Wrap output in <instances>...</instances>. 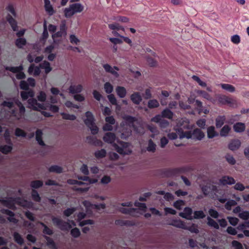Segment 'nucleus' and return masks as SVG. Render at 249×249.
Instances as JSON below:
<instances>
[{
  "instance_id": "1",
  "label": "nucleus",
  "mask_w": 249,
  "mask_h": 249,
  "mask_svg": "<svg viewBox=\"0 0 249 249\" xmlns=\"http://www.w3.org/2000/svg\"><path fill=\"white\" fill-rule=\"evenodd\" d=\"M43 185V181L41 180H33L30 183V187L32 188L31 191V196L32 199L36 202H40L41 199L38 192L36 190L42 187Z\"/></svg>"
},
{
  "instance_id": "2",
  "label": "nucleus",
  "mask_w": 249,
  "mask_h": 249,
  "mask_svg": "<svg viewBox=\"0 0 249 249\" xmlns=\"http://www.w3.org/2000/svg\"><path fill=\"white\" fill-rule=\"evenodd\" d=\"M186 171V169L184 167L175 168H165L161 170V175L163 177H173L180 174L185 173Z\"/></svg>"
},
{
  "instance_id": "3",
  "label": "nucleus",
  "mask_w": 249,
  "mask_h": 249,
  "mask_svg": "<svg viewBox=\"0 0 249 249\" xmlns=\"http://www.w3.org/2000/svg\"><path fill=\"white\" fill-rule=\"evenodd\" d=\"M184 122V125L181 124V126H182V127H180L178 129L177 132L178 135H179V137L181 139L184 138H186L188 139H192L193 131H184L183 130V129H190L191 128L189 122L187 121H185Z\"/></svg>"
},
{
  "instance_id": "4",
  "label": "nucleus",
  "mask_w": 249,
  "mask_h": 249,
  "mask_svg": "<svg viewBox=\"0 0 249 249\" xmlns=\"http://www.w3.org/2000/svg\"><path fill=\"white\" fill-rule=\"evenodd\" d=\"M6 71H10L13 73H16V78L18 80L24 79L26 78V75L24 72L23 66L22 65L17 67L6 66L5 68Z\"/></svg>"
},
{
  "instance_id": "5",
  "label": "nucleus",
  "mask_w": 249,
  "mask_h": 249,
  "mask_svg": "<svg viewBox=\"0 0 249 249\" xmlns=\"http://www.w3.org/2000/svg\"><path fill=\"white\" fill-rule=\"evenodd\" d=\"M52 221L54 225L63 231H68L72 227L69 223L56 217H53Z\"/></svg>"
},
{
  "instance_id": "6",
  "label": "nucleus",
  "mask_w": 249,
  "mask_h": 249,
  "mask_svg": "<svg viewBox=\"0 0 249 249\" xmlns=\"http://www.w3.org/2000/svg\"><path fill=\"white\" fill-rule=\"evenodd\" d=\"M87 118L84 120L85 124L89 128L91 134L93 135V115L90 111L86 112Z\"/></svg>"
},
{
  "instance_id": "7",
  "label": "nucleus",
  "mask_w": 249,
  "mask_h": 249,
  "mask_svg": "<svg viewBox=\"0 0 249 249\" xmlns=\"http://www.w3.org/2000/svg\"><path fill=\"white\" fill-rule=\"evenodd\" d=\"M116 139V136L115 133L112 132H107L105 134L103 140V141L108 143H114Z\"/></svg>"
},
{
  "instance_id": "8",
  "label": "nucleus",
  "mask_w": 249,
  "mask_h": 249,
  "mask_svg": "<svg viewBox=\"0 0 249 249\" xmlns=\"http://www.w3.org/2000/svg\"><path fill=\"white\" fill-rule=\"evenodd\" d=\"M204 137L205 134L200 129L196 128L193 130V140L201 141L204 138Z\"/></svg>"
},
{
  "instance_id": "9",
  "label": "nucleus",
  "mask_w": 249,
  "mask_h": 249,
  "mask_svg": "<svg viewBox=\"0 0 249 249\" xmlns=\"http://www.w3.org/2000/svg\"><path fill=\"white\" fill-rule=\"evenodd\" d=\"M220 184L223 185H232L235 183V179L231 177L224 176L219 180Z\"/></svg>"
},
{
  "instance_id": "10",
  "label": "nucleus",
  "mask_w": 249,
  "mask_h": 249,
  "mask_svg": "<svg viewBox=\"0 0 249 249\" xmlns=\"http://www.w3.org/2000/svg\"><path fill=\"white\" fill-rule=\"evenodd\" d=\"M193 213L192 209L190 207H185L184 209L183 212H180L179 213V215L185 219L188 220L193 219L192 214Z\"/></svg>"
},
{
  "instance_id": "11",
  "label": "nucleus",
  "mask_w": 249,
  "mask_h": 249,
  "mask_svg": "<svg viewBox=\"0 0 249 249\" xmlns=\"http://www.w3.org/2000/svg\"><path fill=\"white\" fill-rule=\"evenodd\" d=\"M1 212L2 213L5 214L9 216L7 218V219L10 222L15 223V224L18 222V220L15 217H14L15 213L12 211H11L9 210H8V209H3L1 210Z\"/></svg>"
},
{
  "instance_id": "12",
  "label": "nucleus",
  "mask_w": 249,
  "mask_h": 249,
  "mask_svg": "<svg viewBox=\"0 0 249 249\" xmlns=\"http://www.w3.org/2000/svg\"><path fill=\"white\" fill-rule=\"evenodd\" d=\"M130 98L132 103L137 105H139L142 101V96L139 92H134L130 95Z\"/></svg>"
},
{
  "instance_id": "13",
  "label": "nucleus",
  "mask_w": 249,
  "mask_h": 249,
  "mask_svg": "<svg viewBox=\"0 0 249 249\" xmlns=\"http://www.w3.org/2000/svg\"><path fill=\"white\" fill-rule=\"evenodd\" d=\"M103 68H104L106 72L110 73L116 77L118 76V73L116 71L114 70V69L116 71H119V69L118 67L114 66V67L112 68L110 65L108 64H106L103 65Z\"/></svg>"
},
{
  "instance_id": "14",
  "label": "nucleus",
  "mask_w": 249,
  "mask_h": 249,
  "mask_svg": "<svg viewBox=\"0 0 249 249\" xmlns=\"http://www.w3.org/2000/svg\"><path fill=\"white\" fill-rule=\"evenodd\" d=\"M66 26L65 23H62L60 26V31L55 33L52 35L53 38L60 37L66 35Z\"/></svg>"
},
{
  "instance_id": "15",
  "label": "nucleus",
  "mask_w": 249,
  "mask_h": 249,
  "mask_svg": "<svg viewBox=\"0 0 249 249\" xmlns=\"http://www.w3.org/2000/svg\"><path fill=\"white\" fill-rule=\"evenodd\" d=\"M241 145V142L240 140L238 139L232 140L228 145V148L234 151L237 150Z\"/></svg>"
},
{
  "instance_id": "16",
  "label": "nucleus",
  "mask_w": 249,
  "mask_h": 249,
  "mask_svg": "<svg viewBox=\"0 0 249 249\" xmlns=\"http://www.w3.org/2000/svg\"><path fill=\"white\" fill-rule=\"evenodd\" d=\"M6 20L10 24L13 30L14 31H17L18 30V27L17 21L12 17V16L8 14L6 16Z\"/></svg>"
},
{
  "instance_id": "17",
  "label": "nucleus",
  "mask_w": 249,
  "mask_h": 249,
  "mask_svg": "<svg viewBox=\"0 0 249 249\" xmlns=\"http://www.w3.org/2000/svg\"><path fill=\"white\" fill-rule=\"evenodd\" d=\"M207 134L209 139H213L219 136V133L215 131L213 126H210L207 128Z\"/></svg>"
},
{
  "instance_id": "18",
  "label": "nucleus",
  "mask_w": 249,
  "mask_h": 249,
  "mask_svg": "<svg viewBox=\"0 0 249 249\" xmlns=\"http://www.w3.org/2000/svg\"><path fill=\"white\" fill-rule=\"evenodd\" d=\"M233 129L236 133L243 132L246 129L245 124L241 122H237L233 125Z\"/></svg>"
},
{
  "instance_id": "19",
  "label": "nucleus",
  "mask_w": 249,
  "mask_h": 249,
  "mask_svg": "<svg viewBox=\"0 0 249 249\" xmlns=\"http://www.w3.org/2000/svg\"><path fill=\"white\" fill-rule=\"evenodd\" d=\"M44 8L46 12L49 16L53 15L55 13V11L51 4L50 1L49 0H44Z\"/></svg>"
},
{
  "instance_id": "20",
  "label": "nucleus",
  "mask_w": 249,
  "mask_h": 249,
  "mask_svg": "<svg viewBox=\"0 0 249 249\" xmlns=\"http://www.w3.org/2000/svg\"><path fill=\"white\" fill-rule=\"evenodd\" d=\"M169 225L182 229L187 228L184 222L181 220L174 219Z\"/></svg>"
},
{
  "instance_id": "21",
  "label": "nucleus",
  "mask_w": 249,
  "mask_h": 249,
  "mask_svg": "<svg viewBox=\"0 0 249 249\" xmlns=\"http://www.w3.org/2000/svg\"><path fill=\"white\" fill-rule=\"evenodd\" d=\"M20 96L22 100L25 101L28 99L29 97H33L35 96V92L33 89H30L27 91H21Z\"/></svg>"
},
{
  "instance_id": "22",
  "label": "nucleus",
  "mask_w": 249,
  "mask_h": 249,
  "mask_svg": "<svg viewBox=\"0 0 249 249\" xmlns=\"http://www.w3.org/2000/svg\"><path fill=\"white\" fill-rule=\"evenodd\" d=\"M43 132L41 129H37L36 131V139L41 146H45V144L42 140Z\"/></svg>"
},
{
  "instance_id": "23",
  "label": "nucleus",
  "mask_w": 249,
  "mask_h": 249,
  "mask_svg": "<svg viewBox=\"0 0 249 249\" xmlns=\"http://www.w3.org/2000/svg\"><path fill=\"white\" fill-rule=\"evenodd\" d=\"M115 224L116 225H119L121 226H132L134 225V223L131 220H125L123 219H117L115 221Z\"/></svg>"
},
{
  "instance_id": "24",
  "label": "nucleus",
  "mask_w": 249,
  "mask_h": 249,
  "mask_svg": "<svg viewBox=\"0 0 249 249\" xmlns=\"http://www.w3.org/2000/svg\"><path fill=\"white\" fill-rule=\"evenodd\" d=\"M40 69H44L46 74L49 73L52 70V68L50 66V64L47 61L44 60L39 64Z\"/></svg>"
},
{
  "instance_id": "25",
  "label": "nucleus",
  "mask_w": 249,
  "mask_h": 249,
  "mask_svg": "<svg viewBox=\"0 0 249 249\" xmlns=\"http://www.w3.org/2000/svg\"><path fill=\"white\" fill-rule=\"evenodd\" d=\"M124 119L125 121L126 124L131 127L134 126V123L137 120L136 117L130 115L125 116L124 117Z\"/></svg>"
},
{
  "instance_id": "26",
  "label": "nucleus",
  "mask_w": 249,
  "mask_h": 249,
  "mask_svg": "<svg viewBox=\"0 0 249 249\" xmlns=\"http://www.w3.org/2000/svg\"><path fill=\"white\" fill-rule=\"evenodd\" d=\"M83 87L81 85H71L69 88V92L72 94L78 93L82 91Z\"/></svg>"
},
{
  "instance_id": "27",
  "label": "nucleus",
  "mask_w": 249,
  "mask_h": 249,
  "mask_svg": "<svg viewBox=\"0 0 249 249\" xmlns=\"http://www.w3.org/2000/svg\"><path fill=\"white\" fill-rule=\"evenodd\" d=\"M226 121V117L224 115H219L215 119V126L217 128L222 126Z\"/></svg>"
},
{
  "instance_id": "28",
  "label": "nucleus",
  "mask_w": 249,
  "mask_h": 249,
  "mask_svg": "<svg viewBox=\"0 0 249 249\" xmlns=\"http://www.w3.org/2000/svg\"><path fill=\"white\" fill-rule=\"evenodd\" d=\"M218 101L223 105H228L231 103V98L224 95H219L218 97Z\"/></svg>"
},
{
  "instance_id": "29",
  "label": "nucleus",
  "mask_w": 249,
  "mask_h": 249,
  "mask_svg": "<svg viewBox=\"0 0 249 249\" xmlns=\"http://www.w3.org/2000/svg\"><path fill=\"white\" fill-rule=\"evenodd\" d=\"M174 113L169 108H165L161 112V117L169 119H172L173 117Z\"/></svg>"
},
{
  "instance_id": "30",
  "label": "nucleus",
  "mask_w": 249,
  "mask_h": 249,
  "mask_svg": "<svg viewBox=\"0 0 249 249\" xmlns=\"http://www.w3.org/2000/svg\"><path fill=\"white\" fill-rule=\"evenodd\" d=\"M13 149V145H4L0 146V152L4 154H8Z\"/></svg>"
},
{
  "instance_id": "31",
  "label": "nucleus",
  "mask_w": 249,
  "mask_h": 249,
  "mask_svg": "<svg viewBox=\"0 0 249 249\" xmlns=\"http://www.w3.org/2000/svg\"><path fill=\"white\" fill-rule=\"evenodd\" d=\"M231 130L228 125H225L220 130L219 135L221 137H227Z\"/></svg>"
},
{
  "instance_id": "32",
  "label": "nucleus",
  "mask_w": 249,
  "mask_h": 249,
  "mask_svg": "<svg viewBox=\"0 0 249 249\" xmlns=\"http://www.w3.org/2000/svg\"><path fill=\"white\" fill-rule=\"evenodd\" d=\"M45 239L47 241V245L51 249H57L56 244L53 239L47 236H45Z\"/></svg>"
},
{
  "instance_id": "33",
  "label": "nucleus",
  "mask_w": 249,
  "mask_h": 249,
  "mask_svg": "<svg viewBox=\"0 0 249 249\" xmlns=\"http://www.w3.org/2000/svg\"><path fill=\"white\" fill-rule=\"evenodd\" d=\"M116 91L117 95L122 98H124L126 94V89L123 87H117Z\"/></svg>"
},
{
  "instance_id": "34",
  "label": "nucleus",
  "mask_w": 249,
  "mask_h": 249,
  "mask_svg": "<svg viewBox=\"0 0 249 249\" xmlns=\"http://www.w3.org/2000/svg\"><path fill=\"white\" fill-rule=\"evenodd\" d=\"M13 237L15 241L19 245H22L24 243V239L21 236V235L17 232H15L13 234Z\"/></svg>"
},
{
  "instance_id": "35",
  "label": "nucleus",
  "mask_w": 249,
  "mask_h": 249,
  "mask_svg": "<svg viewBox=\"0 0 249 249\" xmlns=\"http://www.w3.org/2000/svg\"><path fill=\"white\" fill-rule=\"evenodd\" d=\"M71 9H72L74 13H80L83 10V6L80 3H74L70 5Z\"/></svg>"
},
{
  "instance_id": "36",
  "label": "nucleus",
  "mask_w": 249,
  "mask_h": 249,
  "mask_svg": "<svg viewBox=\"0 0 249 249\" xmlns=\"http://www.w3.org/2000/svg\"><path fill=\"white\" fill-rule=\"evenodd\" d=\"M48 170L50 172L60 174L63 172V168L58 165H54L50 166Z\"/></svg>"
},
{
  "instance_id": "37",
  "label": "nucleus",
  "mask_w": 249,
  "mask_h": 249,
  "mask_svg": "<svg viewBox=\"0 0 249 249\" xmlns=\"http://www.w3.org/2000/svg\"><path fill=\"white\" fill-rule=\"evenodd\" d=\"M26 43L27 41L24 38H18L15 41L16 46L19 49L22 48L23 46H25Z\"/></svg>"
},
{
  "instance_id": "38",
  "label": "nucleus",
  "mask_w": 249,
  "mask_h": 249,
  "mask_svg": "<svg viewBox=\"0 0 249 249\" xmlns=\"http://www.w3.org/2000/svg\"><path fill=\"white\" fill-rule=\"evenodd\" d=\"M207 219L208 220L207 224L208 226L211 227H213L216 230H218L219 229V225L213 219H212L209 216H208L207 217Z\"/></svg>"
},
{
  "instance_id": "39",
  "label": "nucleus",
  "mask_w": 249,
  "mask_h": 249,
  "mask_svg": "<svg viewBox=\"0 0 249 249\" xmlns=\"http://www.w3.org/2000/svg\"><path fill=\"white\" fill-rule=\"evenodd\" d=\"M160 106V104L157 100L152 99L148 101L147 103V107L150 109L158 107Z\"/></svg>"
},
{
  "instance_id": "40",
  "label": "nucleus",
  "mask_w": 249,
  "mask_h": 249,
  "mask_svg": "<svg viewBox=\"0 0 249 249\" xmlns=\"http://www.w3.org/2000/svg\"><path fill=\"white\" fill-rule=\"evenodd\" d=\"M156 145L153 142L152 140L150 139L148 142V146L147 147V150L148 152L154 153L156 151Z\"/></svg>"
},
{
  "instance_id": "41",
  "label": "nucleus",
  "mask_w": 249,
  "mask_h": 249,
  "mask_svg": "<svg viewBox=\"0 0 249 249\" xmlns=\"http://www.w3.org/2000/svg\"><path fill=\"white\" fill-rule=\"evenodd\" d=\"M221 87L230 92H233L235 90L234 87L229 84H220Z\"/></svg>"
},
{
  "instance_id": "42",
  "label": "nucleus",
  "mask_w": 249,
  "mask_h": 249,
  "mask_svg": "<svg viewBox=\"0 0 249 249\" xmlns=\"http://www.w3.org/2000/svg\"><path fill=\"white\" fill-rule=\"evenodd\" d=\"M14 200L12 198L8 200H4L3 203L4 206L11 209H14L15 206L14 204Z\"/></svg>"
},
{
  "instance_id": "43",
  "label": "nucleus",
  "mask_w": 249,
  "mask_h": 249,
  "mask_svg": "<svg viewBox=\"0 0 249 249\" xmlns=\"http://www.w3.org/2000/svg\"><path fill=\"white\" fill-rule=\"evenodd\" d=\"M60 114L64 120L74 121L76 118V116L73 114H70L65 112H62Z\"/></svg>"
},
{
  "instance_id": "44",
  "label": "nucleus",
  "mask_w": 249,
  "mask_h": 249,
  "mask_svg": "<svg viewBox=\"0 0 249 249\" xmlns=\"http://www.w3.org/2000/svg\"><path fill=\"white\" fill-rule=\"evenodd\" d=\"M107 152L104 149H102L94 152V156L97 158H103L106 157Z\"/></svg>"
},
{
  "instance_id": "45",
  "label": "nucleus",
  "mask_w": 249,
  "mask_h": 249,
  "mask_svg": "<svg viewBox=\"0 0 249 249\" xmlns=\"http://www.w3.org/2000/svg\"><path fill=\"white\" fill-rule=\"evenodd\" d=\"M205 214L204 212L201 211H196L194 213V218L198 219H202L205 217Z\"/></svg>"
},
{
  "instance_id": "46",
  "label": "nucleus",
  "mask_w": 249,
  "mask_h": 249,
  "mask_svg": "<svg viewBox=\"0 0 249 249\" xmlns=\"http://www.w3.org/2000/svg\"><path fill=\"white\" fill-rule=\"evenodd\" d=\"M137 209L136 208H125L123 207H121L119 209V211L124 214H131L132 213L136 211Z\"/></svg>"
},
{
  "instance_id": "47",
  "label": "nucleus",
  "mask_w": 249,
  "mask_h": 249,
  "mask_svg": "<svg viewBox=\"0 0 249 249\" xmlns=\"http://www.w3.org/2000/svg\"><path fill=\"white\" fill-rule=\"evenodd\" d=\"M37 100L33 97L28 99V100L29 105L32 107V108L34 110H38L37 107L36 106L37 104Z\"/></svg>"
},
{
  "instance_id": "48",
  "label": "nucleus",
  "mask_w": 249,
  "mask_h": 249,
  "mask_svg": "<svg viewBox=\"0 0 249 249\" xmlns=\"http://www.w3.org/2000/svg\"><path fill=\"white\" fill-rule=\"evenodd\" d=\"M104 89L106 93L110 94L113 91V88L109 82H106L104 84Z\"/></svg>"
},
{
  "instance_id": "49",
  "label": "nucleus",
  "mask_w": 249,
  "mask_h": 249,
  "mask_svg": "<svg viewBox=\"0 0 249 249\" xmlns=\"http://www.w3.org/2000/svg\"><path fill=\"white\" fill-rule=\"evenodd\" d=\"M71 235L74 238H77L81 235L79 229L77 228L72 229L71 231Z\"/></svg>"
},
{
  "instance_id": "50",
  "label": "nucleus",
  "mask_w": 249,
  "mask_h": 249,
  "mask_svg": "<svg viewBox=\"0 0 249 249\" xmlns=\"http://www.w3.org/2000/svg\"><path fill=\"white\" fill-rule=\"evenodd\" d=\"M41 224L44 227L43 230V233L49 235H52L53 234V231L52 230L48 227L43 223H41Z\"/></svg>"
},
{
  "instance_id": "51",
  "label": "nucleus",
  "mask_w": 249,
  "mask_h": 249,
  "mask_svg": "<svg viewBox=\"0 0 249 249\" xmlns=\"http://www.w3.org/2000/svg\"><path fill=\"white\" fill-rule=\"evenodd\" d=\"M225 159L231 165H234L236 163L235 160L234 159L233 157L230 154H227L225 156Z\"/></svg>"
},
{
  "instance_id": "52",
  "label": "nucleus",
  "mask_w": 249,
  "mask_h": 249,
  "mask_svg": "<svg viewBox=\"0 0 249 249\" xmlns=\"http://www.w3.org/2000/svg\"><path fill=\"white\" fill-rule=\"evenodd\" d=\"M64 14H65V16L66 18L71 17L72 16H73L74 14L73 11L72 9H71V7L70 5L69 8H66L65 9Z\"/></svg>"
},
{
  "instance_id": "53",
  "label": "nucleus",
  "mask_w": 249,
  "mask_h": 249,
  "mask_svg": "<svg viewBox=\"0 0 249 249\" xmlns=\"http://www.w3.org/2000/svg\"><path fill=\"white\" fill-rule=\"evenodd\" d=\"M15 134L17 137H25L26 136V133L19 128H17L16 129Z\"/></svg>"
},
{
  "instance_id": "54",
  "label": "nucleus",
  "mask_w": 249,
  "mask_h": 249,
  "mask_svg": "<svg viewBox=\"0 0 249 249\" xmlns=\"http://www.w3.org/2000/svg\"><path fill=\"white\" fill-rule=\"evenodd\" d=\"M238 216L243 220H248L249 219V212L248 211H243L239 213Z\"/></svg>"
},
{
  "instance_id": "55",
  "label": "nucleus",
  "mask_w": 249,
  "mask_h": 249,
  "mask_svg": "<svg viewBox=\"0 0 249 249\" xmlns=\"http://www.w3.org/2000/svg\"><path fill=\"white\" fill-rule=\"evenodd\" d=\"M209 215L213 218H217L219 217V213L214 209H210L208 211Z\"/></svg>"
},
{
  "instance_id": "56",
  "label": "nucleus",
  "mask_w": 249,
  "mask_h": 249,
  "mask_svg": "<svg viewBox=\"0 0 249 249\" xmlns=\"http://www.w3.org/2000/svg\"><path fill=\"white\" fill-rule=\"evenodd\" d=\"M29 84L27 81L24 80H21L19 83V87L20 89L24 90H29Z\"/></svg>"
},
{
  "instance_id": "57",
  "label": "nucleus",
  "mask_w": 249,
  "mask_h": 249,
  "mask_svg": "<svg viewBox=\"0 0 249 249\" xmlns=\"http://www.w3.org/2000/svg\"><path fill=\"white\" fill-rule=\"evenodd\" d=\"M184 205V201L182 200H178L174 203V206L178 210H181V206Z\"/></svg>"
},
{
  "instance_id": "58",
  "label": "nucleus",
  "mask_w": 249,
  "mask_h": 249,
  "mask_svg": "<svg viewBox=\"0 0 249 249\" xmlns=\"http://www.w3.org/2000/svg\"><path fill=\"white\" fill-rule=\"evenodd\" d=\"M237 204L236 202L232 199L230 200L227 201L225 204V208L228 210H230L232 206H235Z\"/></svg>"
},
{
  "instance_id": "59",
  "label": "nucleus",
  "mask_w": 249,
  "mask_h": 249,
  "mask_svg": "<svg viewBox=\"0 0 249 249\" xmlns=\"http://www.w3.org/2000/svg\"><path fill=\"white\" fill-rule=\"evenodd\" d=\"M75 208H67L63 212V214L66 216L69 217L75 212Z\"/></svg>"
},
{
  "instance_id": "60",
  "label": "nucleus",
  "mask_w": 249,
  "mask_h": 249,
  "mask_svg": "<svg viewBox=\"0 0 249 249\" xmlns=\"http://www.w3.org/2000/svg\"><path fill=\"white\" fill-rule=\"evenodd\" d=\"M198 93L200 94L203 98L208 100H211L212 99L210 94L204 90H199Z\"/></svg>"
},
{
  "instance_id": "61",
  "label": "nucleus",
  "mask_w": 249,
  "mask_h": 249,
  "mask_svg": "<svg viewBox=\"0 0 249 249\" xmlns=\"http://www.w3.org/2000/svg\"><path fill=\"white\" fill-rule=\"evenodd\" d=\"M134 205L136 207H139L140 209L142 211H143L144 212H145L146 211L147 207L145 203L135 201L134 203Z\"/></svg>"
},
{
  "instance_id": "62",
  "label": "nucleus",
  "mask_w": 249,
  "mask_h": 249,
  "mask_svg": "<svg viewBox=\"0 0 249 249\" xmlns=\"http://www.w3.org/2000/svg\"><path fill=\"white\" fill-rule=\"evenodd\" d=\"M227 219L229 220V223L233 226H236L239 221V219L235 217L228 216Z\"/></svg>"
},
{
  "instance_id": "63",
  "label": "nucleus",
  "mask_w": 249,
  "mask_h": 249,
  "mask_svg": "<svg viewBox=\"0 0 249 249\" xmlns=\"http://www.w3.org/2000/svg\"><path fill=\"white\" fill-rule=\"evenodd\" d=\"M197 125L201 128L204 129L206 125V120L200 119L196 121Z\"/></svg>"
},
{
  "instance_id": "64",
  "label": "nucleus",
  "mask_w": 249,
  "mask_h": 249,
  "mask_svg": "<svg viewBox=\"0 0 249 249\" xmlns=\"http://www.w3.org/2000/svg\"><path fill=\"white\" fill-rule=\"evenodd\" d=\"M37 98L39 101L44 102L46 99V94L44 91H41Z\"/></svg>"
}]
</instances>
